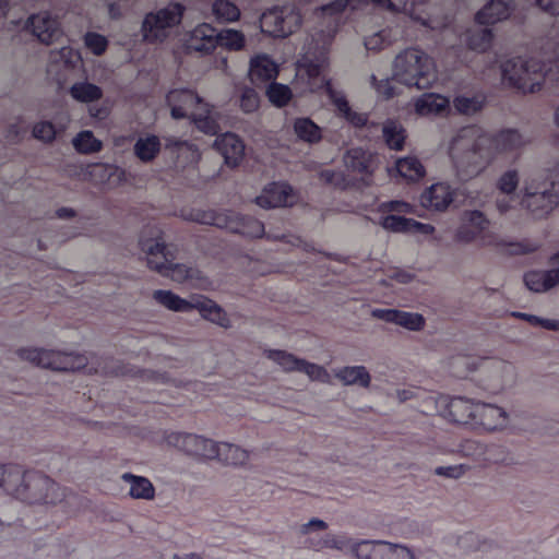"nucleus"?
<instances>
[{
	"mask_svg": "<svg viewBox=\"0 0 559 559\" xmlns=\"http://www.w3.org/2000/svg\"><path fill=\"white\" fill-rule=\"evenodd\" d=\"M415 111L419 116H440L450 111V100L443 95L426 93L415 100Z\"/></svg>",
	"mask_w": 559,
	"mask_h": 559,
	"instance_id": "obj_27",
	"label": "nucleus"
},
{
	"mask_svg": "<svg viewBox=\"0 0 559 559\" xmlns=\"http://www.w3.org/2000/svg\"><path fill=\"white\" fill-rule=\"evenodd\" d=\"M270 102L278 107L288 103L292 97V92L287 85L272 83L266 90Z\"/></svg>",
	"mask_w": 559,
	"mask_h": 559,
	"instance_id": "obj_56",
	"label": "nucleus"
},
{
	"mask_svg": "<svg viewBox=\"0 0 559 559\" xmlns=\"http://www.w3.org/2000/svg\"><path fill=\"white\" fill-rule=\"evenodd\" d=\"M513 9V0H490L476 13L475 20L479 24H495L507 20Z\"/></svg>",
	"mask_w": 559,
	"mask_h": 559,
	"instance_id": "obj_25",
	"label": "nucleus"
},
{
	"mask_svg": "<svg viewBox=\"0 0 559 559\" xmlns=\"http://www.w3.org/2000/svg\"><path fill=\"white\" fill-rule=\"evenodd\" d=\"M301 22L299 9L287 4L265 11L261 15L260 27L263 33L273 37H287L299 29Z\"/></svg>",
	"mask_w": 559,
	"mask_h": 559,
	"instance_id": "obj_11",
	"label": "nucleus"
},
{
	"mask_svg": "<svg viewBox=\"0 0 559 559\" xmlns=\"http://www.w3.org/2000/svg\"><path fill=\"white\" fill-rule=\"evenodd\" d=\"M121 479L129 485V495L133 499L152 500L155 496V488L151 480L143 476L124 473Z\"/></svg>",
	"mask_w": 559,
	"mask_h": 559,
	"instance_id": "obj_37",
	"label": "nucleus"
},
{
	"mask_svg": "<svg viewBox=\"0 0 559 559\" xmlns=\"http://www.w3.org/2000/svg\"><path fill=\"white\" fill-rule=\"evenodd\" d=\"M296 197L293 188L284 182H274L266 186L262 193L257 197L255 202L264 209L290 206L295 203Z\"/></svg>",
	"mask_w": 559,
	"mask_h": 559,
	"instance_id": "obj_21",
	"label": "nucleus"
},
{
	"mask_svg": "<svg viewBox=\"0 0 559 559\" xmlns=\"http://www.w3.org/2000/svg\"><path fill=\"white\" fill-rule=\"evenodd\" d=\"M484 443L476 440H465L460 444L459 452L465 456L474 461L475 463L481 465L484 459Z\"/></svg>",
	"mask_w": 559,
	"mask_h": 559,
	"instance_id": "obj_54",
	"label": "nucleus"
},
{
	"mask_svg": "<svg viewBox=\"0 0 559 559\" xmlns=\"http://www.w3.org/2000/svg\"><path fill=\"white\" fill-rule=\"evenodd\" d=\"M33 136L41 142L50 143L56 138L55 126L49 121H39L33 127Z\"/></svg>",
	"mask_w": 559,
	"mask_h": 559,
	"instance_id": "obj_60",
	"label": "nucleus"
},
{
	"mask_svg": "<svg viewBox=\"0 0 559 559\" xmlns=\"http://www.w3.org/2000/svg\"><path fill=\"white\" fill-rule=\"evenodd\" d=\"M7 493L27 506H56L66 496L64 490L46 474L13 468L7 480Z\"/></svg>",
	"mask_w": 559,
	"mask_h": 559,
	"instance_id": "obj_3",
	"label": "nucleus"
},
{
	"mask_svg": "<svg viewBox=\"0 0 559 559\" xmlns=\"http://www.w3.org/2000/svg\"><path fill=\"white\" fill-rule=\"evenodd\" d=\"M297 372L305 373L311 381L324 384H330L332 381L331 374L323 366L307 361L305 359H301L299 362Z\"/></svg>",
	"mask_w": 559,
	"mask_h": 559,
	"instance_id": "obj_49",
	"label": "nucleus"
},
{
	"mask_svg": "<svg viewBox=\"0 0 559 559\" xmlns=\"http://www.w3.org/2000/svg\"><path fill=\"white\" fill-rule=\"evenodd\" d=\"M293 128L296 136L309 144L318 143L322 138L321 128L310 118L295 119Z\"/></svg>",
	"mask_w": 559,
	"mask_h": 559,
	"instance_id": "obj_42",
	"label": "nucleus"
},
{
	"mask_svg": "<svg viewBox=\"0 0 559 559\" xmlns=\"http://www.w3.org/2000/svg\"><path fill=\"white\" fill-rule=\"evenodd\" d=\"M84 44L94 55L100 56L106 51L108 40L98 33L88 32L84 36Z\"/></svg>",
	"mask_w": 559,
	"mask_h": 559,
	"instance_id": "obj_58",
	"label": "nucleus"
},
{
	"mask_svg": "<svg viewBox=\"0 0 559 559\" xmlns=\"http://www.w3.org/2000/svg\"><path fill=\"white\" fill-rule=\"evenodd\" d=\"M240 107L245 112H253L259 107V97L254 90L246 87L240 97Z\"/></svg>",
	"mask_w": 559,
	"mask_h": 559,
	"instance_id": "obj_64",
	"label": "nucleus"
},
{
	"mask_svg": "<svg viewBox=\"0 0 559 559\" xmlns=\"http://www.w3.org/2000/svg\"><path fill=\"white\" fill-rule=\"evenodd\" d=\"M217 44L229 50H240L245 46V36L236 29H224L217 33Z\"/></svg>",
	"mask_w": 559,
	"mask_h": 559,
	"instance_id": "obj_52",
	"label": "nucleus"
},
{
	"mask_svg": "<svg viewBox=\"0 0 559 559\" xmlns=\"http://www.w3.org/2000/svg\"><path fill=\"white\" fill-rule=\"evenodd\" d=\"M160 148L159 138L155 134L146 133L135 140L133 153L142 163H150L157 157Z\"/></svg>",
	"mask_w": 559,
	"mask_h": 559,
	"instance_id": "obj_35",
	"label": "nucleus"
},
{
	"mask_svg": "<svg viewBox=\"0 0 559 559\" xmlns=\"http://www.w3.org/2000/svg\"><path fill=\"white\" fill-rule=\"evenodd\" d=\"M383 540H359L352 546V555L357 559H379Z\"/></svg>",
	"mask_w": 559,
	"mask_h": 559,
	"instance_id": "obj_46",
	"label": "nucleus"
},
{
	"mask_svg": "<svg viewBox=\"0 0 559 559\" xmlns=\"http://www.w3.org/2000/svg\"><path fill=\"white\" fill-rule=\"evenodd\" d=\"M449 156L455 175L466 181L483 174L495 163L477 126L461 128L449 144Z\"/></svg>",
	"mask_w": 559,
	"mask_h": 559,
	"instance_id": "obj_2",
	"label": "nucleus"
},
{
	"mask_svg": "<svg viewBox=\"0 0 559 559\" xmlns=\"http://www.w3.org/2000/svg\"><path fill=\"white\" fill-rule=\"evenodd\" d=\"M163 443L197 459L214 460L216 455V441L194 433L165 431Z\"/></svg>",
	"mask_w": 559,
	"mask_h": 559,
	"instance_id": "obj_12",
	"label": "nucleus"
},
{
	"mask_svg": "<svg viewBox=\"0 0 559 559\" xmlns=\"http://www.w3.org/2000/svg\"><path fill=\"white\" fill-rule=\"evenodd\" d=\"M217 45V32L207 23L197 25L188 35L186 46L189 50L209 52Z\"/></svg>",
	"mask_w": 559,
	"mask_h": 559,
	"instance_id": "obj_22",
	"label": "nucleus"
},
{
	"mask_svg": "<svg viewBox=\"0 0 559 559\" xmlns=\"http://www.w3.org/2000/svg\"><path fill=\"white\" fill-rule=\"evenodd\" d=\"M452 105L455 111L464 116H474L479 112L485 105V97L483 95H456Z\"/></svg>",
	"mask_w": 559,
	"mask_h": 559,
	"instance_id": "obj_41",
	"label": "nucleus"
},
{
	"mask_svg": "<svg viewBox=\"0 0 559 559\" xmlns=\"http://www.w3.org/2000/svg\"><path fill=\"white\" fill-rule=\"evenodd\" d=\"M506 461V450L498 444H486L481 465L502 463Z\"/></svg>",
	"mask_w": 559,
	"mask_h": 559,
	"instance_id": "obj_61",
	"label": "nucleus"
},
{
	"mask_svg": "<svg viewBox=\"0 0 559 559\" xmlns=\"http://www.w3.org/2000/svg\"><path fill=\"white\" fill-rule=\"evenodd\" d=\"M353 544L354 540L334 534H326L320 538L309 537L308 539H305L306 547L314 551H321L325 548H330L345 554H350Z\"/></svg>",
	"mask_w": 559,
	"mask_h": 559,
	"instance_id": "obj_31",
	"label": "nucleus"
},
{
	"mask_svg": "<svg viewBox=\"0 0 559 559\" xmlns=\"http://www.w3.org/2000/svg\"><path fill=\"white\" fill-rule=\"evenodd\" d=\"M226 229L249 237H261L264 233V226L261 222L231 212H228Z\"/></svg>",
	"mask_w": 559,
	"mask_h": 559,
	"instance_id": "obj_33",
	"label": "nucleus"
},
{
	"mask_svg": "<svg viewBox=\"0 0 559 559\" xmlns=\"http://www.w3.org/2000/svg\"><path fill=\"white\" fill-rule=\"evenodd\" d=\"M326 58L319 62L306 61L297 69V79L306 83L308 91L319 92L324 90L338 114L355 127H361L367 122L364 114L353 110L345 94L333 86L324 74Z\"/></svg>",
	"mask_w": 559,
	"mask_h": 559,
	"instance_id": "obj_4",
	"label": "nucleus"
},
{
	"mask_svg": "<svg viewBox=\"0 0 559 559\" xmlns=\"http://www.w3.org/2000/svg\"><path fill=\"white\" fill-rule=\"evenodd\" d=\"M183 12V5L171 2L164 8L147 13L141 25L143 39L150 44L165 41L181 23Z\"/></svg>",
	"mask_w": 559,
	"mask_h": 559,
	"instance_id": "obj_9",
	"label": "nucleus"
},
{
	"mask_svg": "<svg viewBox=\"0 0 559 559\" xmlns=\"http://www.w3.org/2000/svg\"><path fill=\"white\" fill-rule=\"evenodd\" d=\"M328 528V523L323 520L313 518L309 520L307 523H304L299 526V534L305 536L306 539L309 537H314L313 534L317 532H322Z\"/></svg>",
	"mask_w": 559,
	"mask_h": 559,
	"instance_id": "obj_63",
	"label": "nucleus"
},
{
	"mask_svg": "<svg viewBox=\"0 0 559 559\" xmlns=\"http://www.w3.org/2000/svg\"><path fill=\"white\" fill-rule=\"evenodd\" d=\"M343 160L347 169L362 176L371 175L376 167V156L361 147L348 150Z\"/></svg>",
	"mask_w": 559,
	"mask_h": 559,
	"instance_id": "obj_24",
	"label": "nucleus"
},
{
	"mask_svg": "<svg viewBox=\"0 0 559 559\" xmlns=\"http://www.w3.org/2000/svg\"><path fill=\"white\" fill-rule=\"evenodd\" d=\"M483 138L495 162L499 156L519 152L532 143L531 135L516 128H502L493 133L483 130Z\"/></svg>",
	"mask_w": 559,
	"mask_h": 559,
	"instance_id": "obj_13",
	"label": "nucleus"
},
{
	"mask_svg": "<svg viewBox=\"0 0 559 559\" xmlns=\"http://www.w3.org/2000/svg\"><path fill=\"white\" fill-rule=\"evenodd\" d=\"M546 63L533 57H514L501 63L502 81L520 92L534 94L543 88L546 80H559V43L545 49Z\"/></svg>",
	"mask_w": 559,
	"mask_h": 559,
	"instance_id": "obj_1",
	"label": "nucleus"
},
{
	"mask_svg": "<svg viewBox=\"0 0 559 559\" xmlns=\"http://www.w3.org/2000/svg\"><path fill=\"white\" fill-rule=\"evenodd\" d=\"M379 559H415V556L413 551L404 545L383 540Z\"/></svg>",
	"mask_w": 559,
	"mask_h": 559,
	"instance_id": "obj_53",
	"label": "nucleus"
},
{
	"mask_svg": "<svg viewBox=\"0 0 559 559\" xmlns=\"http://www.w3.org/2000/svg\"><path fill=\"white\" fill-rule=\"evenodd\" d=\"M393 76L397 82L418 90L429 88L438 79L433 59L418 48H408L396 56Z\"/></svg>",
	"mask_w": 559,
	"mask_h": 559,
	"instance_id": "obj_5",
	"label": "nucleus"
},
{
	"mask_svg": "<svg viewBox=\"0 0 559 559\" xmlns=\"http://www.w3.org/2000/svg\"><path fill=\"white\" fill-rule=\"evenodd\" d=\"M121 174V168L110 164H96L90 171L93 179L100 183H108L111 174Z\"/></svg>",
	"mask_w": 559,
	"mask_h": 559,
	"instance_id": "obj_57",
	"label": "nucleus"
},
{
	"mask_svg": "<svg viewBox=\"0 0 559 559\" xmlns=\"http://www.w3.org/2000/svg\"><path fill=\"white\" fill-rule=\"evenodd\" d=\"M70 95L80 103H93L103 97V90L87 81H79L70 87Z\"/></svg>",
	"mask_w": 559,
	"mask_h": 559,
	"instance_id": "obj_40",
	"label": "nucleus"
},
{
	"mask_svg": "<svg viewBox=\"0 0 559 559\" xmlns=\"http://www.w3.org/2000/svg\"><path fill=\"white\" fill-rule=\"evenodd\" d=\"M456 190L448 182L440 181L426 188L420 194V204L428 211L444 212L453 203Z\"/></svg>",
	"mask_w": 559,
	"mask_h": 559,
	"instance_id": "obj_18",
	"label": "nucleus"
},
{
	"mask_svg": "<svg viewBox=\"0 0 559 559\" xmlns=\"http://www.w3.org/2000/svg\"><path fill=\"white\" fill-rule=\"evenodd\" d=\"M26 27L40 43L46 45L52 44L62 35L59 17L49 11L31 15Z\"/></svg>",
	"mask_w": 559,
	"mask_h": 559,
	"instance_id": "obj_17",
	"label": "nucleus"
},
{
	"mask_svg": "<svg viewBox=\"0 0 559 559\" xmlns=\"http://www.w3.org/2000/svg\"><path fill=\"white\" fill-rule=\"evenodd\" d=\"M412 218H406L399 215H385L381 217L379 224L389 231L392 233H407L411 227Z\"/></svg>",
	"mask_w": 559,
	"mask_h": 559,
	"instance_id": "obj_55",
	"label": "nucleus"
},
{
	"mask_svg": "<svg viewBox=\"0 0 559 559\" xmlns=\"http://www.w3.org/2000/svg\"><path fill=\"white\" fill-rule=\"evenodd\" d=\"M335 33H336V28L335 27L329 28L326 32L322 31L320 33H317L312 37V40H311V44H310L308 52H311L312 50H313V53L317 50L325 51L326 48L331 45L332 39H333Z\"/></svg>",
	"mask_w": 559,
	"mask_h": 559,
	"instance_id": "obj_59",
	"label": "nucleus"
},
{
	"mask_svg": "<svg viewBox=\"0 0 559 559\" xmlns=\"http://www.w3.org/2000/svg\"><path fill=\"white\" fill-rule=\"evenodd\" d=\"M166 148L175 156L176 167L185 168L197 164L200 159V153L195 145L175 138L166 139Z\"/></svg>",
	"mask_w": 559,
	"mask_h": 559,
	"instance_id": "obj_26",
	"label": "nucleus"
},
{
	"mask_svg": "<svg viewBox=\"0 0 559 559\" xmlns=\"http://www.w3.org/2000/svg\"><path fill=\"white\" fill-rule=\"evenodd\" d=\"M556 277V274H552L550 269L545 271L535 270L524 275V283L531 292L542 294L559 286Z\"/></svg>",
	"mask_w": 559,
	"mask_h": 559,
	"instance_id": "obj_32",
	"label": "nucleus"
},
{
	"mask_svg": "<svg viewBox=\"0 0 559 559\" xmlns=\"http://www.w3.org/2000/svg\"><path fill=\"white\" fill-rule=\"evenodd\" d=\"M212 12L216 20L221 22H235L240 16V10L229 0H215Z\"/></svg>",
	"mask_w": 559,
	"mask_h": 559,
	"instance_id": "obj_48",
	"label": "nucleus"
},
{
	"mask_svg": "<svg viewBox=\"0 0 559 559\" xmlns=\"http://www.w3.org/2000/svg\"><path fill=\"white\" fill-rule=\"evenodd\" d=\"M72 144L74 148L82 154H92L99 152L103 147L102 141L96 139L92 131H81L73 138Z\"/></svg>",
	"mask_w": 559,
	"mask_h": 559,
	"instance_id": "obj_47",
	"label": "nucleus"
},
{
	"mask_svg": "<svg viewBox=\"0 0 559 559\" xmlns=\"http://www.w3.org/2000/svg\"><path fill=\"white\" fill-rule=\"evenodd\" d=\"M334 376L344 385L368 388L371 376L365 366H346L334 370Z\"/></svg>",
	"mask_w": 559,
	"mask_h": 559,
	"instance_id": "obj_36",
	"label": "nucleus"
},
{
	"mask_svg": "<svg viewBox=\"0 0 559 559\" xmlns=\"http://www.w3.org/2000/svg\"><path fill=\"white\" fill-rule=\"evenodd\" d=\"M194 309H197L200 313V316L223 328V329H229L231 328V321L229 317L227 316L226 311L217 305L215 301L204 297V296H197V302L194 305Z\"/></svg>",
	"mask_w": 559,
	"mask_h": 559,
	"instance_id": "obj_28",
	"label": "nucleus"
},
{
	"mask_svg": "<svg viewBox=\"0 0 559 559\" xmlns=\"http://www.w3.org/2000/svg\"><path fill=\"white\" fill-rule=\"evenodd\" d=\"M468 469L469 466L465 464L438 466L435 468V474L447 478L457 479L464 476Z\"/></svg>",
	"mask_w": 559,
	"mask_h": 559,
	"instance_id": "obj_62",
	"label": "nucleus"
},
{
	"mask_svg": "<svg viewBox=\"0 0 559 559\" xmlns=\"http://www.w3.org/2000/svg\"><path fill=\"white\" fill-rule=\"evenodd\" d=\"M518 381L516 367L507 360L498 359L488 362L483 369L481 382L484 389L491 393H500L515 385Z\"/></svg>",
	"mask_w": 559,
	"mask_h": 559,
	"instance_id": "obj_16",
	"label": "nucleus"
},
{
	"mask_svg": "<svg viewBox=\"0 0 559 559\" xmlns=\"http://www.w3.org/2000/svg\"><path fill=\"white\" fill-rule=\"evenodd\" d=\"M476 409L475 426H480L488 431L504 430L508 427L510 418L504 408L479 402Z\"/></svg>",
	"mask_w": 559,
	"mask_h": 559,
	"instance_id": "obj_20",
	"label": "nucleus"
},
{
	"mask_svg": "<svg viewBox=\"0 0 559 559\" xmlns=\"http://www.w3.org/2000/svg\"><path fill=\"white\" fill-rule=\"evenodd\" d=\"M163 276L169 277L171 281L178 283H183L199 280L200 272L197 269L190 267L186 264L173 263L170 260L167 265L166 273H163Z\"/></svg>",
	"mask_w": 559,
	"mask_h": 559,
	"instance_id": "obj_44",
	"label": "nucleus"
},
{
	"mask_svg": "<svg viewBox=\"0 0 559 559\" xmlns=\"http://www.w3.org/2000/svg\"><path fill=\"white\" fill-rule=\"evenodd\" d=\"M428 402L433 404L436 413L444 419L471 425H474L476 408L479 403L466 397H450L447 395L431 396Z\"/></svg>",
	"mask_w": 559,
	"mask_h": 559,
	"instance_id": "obj_14",
	"label": "nucleus"
},
{
	"mask_svg": "<svg viewBox=\"0 0 559 559\" xmlns=\"http://www.w3.org/2000/svg\"><path fill=\"white\" fill-rule=\"evenodd\" d=\"M186 221L226 228L228 213H216L214 211L191 210L182 215Z\"/></svg>",
	"mask_w": 559,
	"mask_h": 559,
	"instance_id": "obj_39",
	"label": "nucleus"
},
{
	"mask_svg": "<svg viewBox=\"0 0 559 559\" xmlns=\"http://www.w3.org/2000/svg\"><path fill=\"white\" fill-rule=\"evenodd\" d=\"M454 241L460 245L477 243L480 247L501 248L504 241L490 230V219L479 210H465L454 230Z\"/></svg>",
	"mask_w": 559,
	"mask_h": 559,
	"instance_id": "obj_7",
	"label": "nucleus"
},
{
	"mask_svg": "<svg viewBox=\"0 0 559 559\" xmlns=\"http://www.w3.org/2000/svg\"><path fill=\"white\" fill-rule=\"evenodd\" d=\"M277 71V64L267 55H257L250 61L249 76L253 83L274 80Z\"/></svg>",
	"mask_w": 559,
	"mask_h": 559,
	"instance_id": "obj_29",
	"label": "nucleus"
},
{
	"mask_svg": "<svg viewBox=\"0 0 559 559\" xmlns=\"http://www.w3.org/2000/svg\"><path fill=\"white\" fill-rule=\"evenodd\" d=\"M215 452L216 455L214 460L227 465H243L249 461L250 457L248 450L227 442L216 441Z\"/></svg>",
	"mask_w": 559,
	"mask_h": 559,
	"instance_id": "obj_34",
	"label": "nucleus"
},
{
	"mask_svg": "<svg viewBox=\"0 0 559 559\" xmlns=\"http://www.w3.org/2000/svg\"><path fill=\"white\" fill-rule=\"evenodd\" d=\"M520 204L533 219L547 218L559 206V181L551 180L543 187L535 180L525 181Z\"/></svg>",
	"mask_w": 559,
	"mask_h": 559,
	"instance_id": "obj_8",
	"label": "nucleus"
},
{
	"mask_svg": "<svg viewBox=\"0 0 559 559\" xmlns=\"http://www.w3.org/2000/svg\"><path fill=\"white\" fill-rule=\"evenodd\" d=\"M22 360L29 361L43 368L59 371H76L87 365V358L80 354H67L37 347H22L16 352Z\"/></svg>",
	"mask_w": 559,
	"mask_h": 559,
	"instance_id": "obj_10",
	"label": "nucleus"
},
{
	"mask_svg": "<svg viewBox=\"0 0 559 559\" xmlns=\"http://www.w3.org/2000/svg\"><path fill=\"white\" fill-rule=\"evenodd\" d=\"M520 170L518 168H508L498 178L497 189L507 195L513 194L520 185Z\"/></svg>",
	"mask_w": 559,
	"mask_h": 559,
	"instance_id": "obj_51",
	"label": "nucleus"
},
{
	"mask_svg": "<svg viewBox=\"0 0 559 559\" xmlns=\"http://www.w3.org/2000/svg\"><path fill=\"white\" fill-rule=\"evenodd\" d=\"M266 357L274 364L278 365L285 372H297L301 358L295 355L281 350V349H269L265 352Z\"/></svg>",
	"mask_w": 559,
	"mask_h": 559,
	"instance_id": "obj_45",
	"label": "nucleus"
},
{
	"mask_svg": "<svg viewBox=\"0 0 559 559\" xmlns=\"http://www.w3.org/2000/svg\"><path fill=\"white\" fill-rule=\"evenodd\" d=\"M141 252L144 254L150 270L163 275L171 260V252L156 229L143 233L139 239Z\"/></svg>",
	"mask_w": 559,
	"mask_h": 559,
	"instance_id": "obj_15",
	"label": "nucleus"
},
{
	"mask_svg": "<svg viewBox=\"0 0 559 559\" xmlns=\"http://www.w3.org/2000/svg\"><path fill=\"white\" fill-rule=\"evenodd\" d=\"M214 146L223 155L225 163L229 166H237L243 157L245 145L234 133L226 132L219 135Z\"/></svg>",
	"mask_w": 559,
	"mask_h": 559,
	"instance_id": "obj_23",
	"label": "nucleus"
},
{
	"mask_svg": "<svg viewBox=\"0 0 559 559\" xmlns=\"http://www.w3.org/2000/svg\"><path fill=\"white\" fill-rule=\"evenodd\" d=\"M371 316L374 319L396 324L412 332L421 331L426 324L423 314L397 309L378 308L371 311Z\"/></svg>",
	"mask_w": 559,
	"mask_h": 559,
	"instance_id": "obj_19",
	"label": "nucleus"
},
{
	"mask_svg": "<svg viewBox=\"0 0 559 559\" xmlns=\"http://www.w3.org/2000/svg\"><path fill=\"white\" fill-rule=\"evenodd\" d=\"M197 296L198 295L191 296L189 299H183L170 290L158 289L153 293V298L157 304L176 312H189L193 310Z\"/></svg>",
	"mask_w": 559,
	"mask_h": 559,
	"instance_id": "obj_30",
	"label": "nucleus"
},
{
	"mask_svg": "<svg viewBox=\"0 0 559 559\" xmlns=\"http://www.w3.org/2000/svg\"><path fill=\"white\" fill-rule=\"evenodd\" d=\"M493 34L489 28H469L464 35V41L472 50L484 52L490 48Z\"/></svg>",
	"mask_w": 559,
	"mask_h": 559,
	"instance_id": "obj_43",
	"label": "nucleus"
},
{
	"mask_svg": "<svg viewBox=\"0 0 559 559\" xmlns=\"http://www.w3.org/2000/svg\"><path fill=\"white\" fill-rule=\"evenodd\" d=\"M166 100L174 119L191 118L197 128L204 133L215 134L218 131L217 114L193 91L171 90Z\"/></svg>",
	"mask_w": 559,
	"mask_h": 559,
	"instance_id": "obj_6",
	"label": "nucleus"
},
{
	"mask_svg": "<svg viewBox=\"0 0 559 559\" xmlns=\"http://www.w3.org/2000/svg\"><path fill=\"white\" fill-rule=\"evenodd\" d=\"M383 138L388 146L392 150H401L405 141V131L401 124L389 121L383 128Z\"/></svg>",
	"mask_w": 559,
	"mask_h": 559,
	"instance_id": "obj_50",
	"label": "nucleus"
},
{
	"mask_svg": "<svg viewBox=\"0 0 559 559\" xmlns=\"http://www.w3.org/2000/svg\"><path fill=\"white\" fill-rule=\"evenodd\" d=\"M394 168L407 181H418L426 175L424 165L416 156L397 158Z\"/></svg>",
	"mask_w": 559,
	"mask_h": 559,
	"instance_id": "obj_38",
	"label": "nucleus"
}]
</instances>
